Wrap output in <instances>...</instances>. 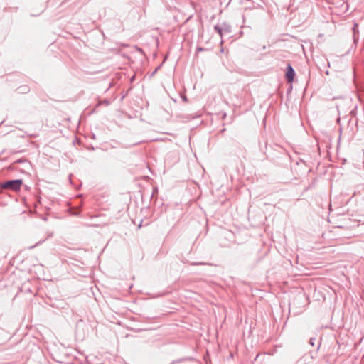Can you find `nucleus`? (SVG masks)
<instances>
[{
  "label": "nucleus",
  "mask_w": 364,
  "mask_h": 364,
  "mask_svg": "<svg viewBox=\"0 0 364 364\" xmlns=\"http://www.w3.org/2000/svg\"><path fill=\"white\" fill-rule=\"evenodd\" d=\"M23 181L21 179L9 180L1 183L0 188L1 190L18 191L21 189Z\"/></svg>",
  "instance_id": "f257e3e1"
},
{
  "label": "nucleus",
  "mask_w": 364,
  "mask_h": 364,
  "mask_svg": "<svg viewBox=\"0 0 364 364\" xmlns=\"http://www.w3.org/2000/svg\"><path fill=\"white\" fill-rule=\"evenodd\" d=\"M294 75H295V72H294V68H292V66L290 64H288L287 67L286 75H285L287 81L290 83L294 81Z\"/></svg>",
  "instance_id": "f03ea898"
},
{
  "label": "nucleus",
  "mask_w": 364,
  "mask_h": 364,
  "mask_svg": "<svg viewBox=\"0 0 364 364\" xmlns=\"http://www.w3.org/2000/svg\"><path fill=\"white\" fill-rule=\"evenodd\" d=\"M231 33V26L227 23H223L221 24V33L222 36H223V33H228L230 34Z\"/></svg>",
  "instance_id": "7ed1b4c3"
},
{
  "label": "nucleus",
  "mask_w": 364,
  "mask_h": 364,
  "mask_svg": "<svg viewBox=\"0 0 364 364\" xmlns=\"http://www.w3.org/2000/svg\"><path fill=\"white\" fill-rule=\"evenodd\" d=\"M214 29L215 31L220 36V37L222 38V33H221V24L219 25H216L214 26Z\"/></svg>",
  "instance_id": "20e7f679"
},
{
  "label": "nucleus",
  "mask_w": 364,
  "mask_h": 364,
  "mask_svg": "<svg viewBox=\"0 0 364 364\" xmlns=\"http://www.w3.org/2000/svg\"><path fill=\"white\" fill-rule=\"evenodd\" d=\"M43 241H39L37 243H36L34 245H32L31 247H28V249H33L35 247L38 246L39 244H41Z\"/></svg>",
  "instance_id": "39448f33"
},
{
  "label": "nucleus",
  "mask_w": 364,
  "mask_h": 364,
  "mask_svg": "<svg viewBox=\"0 0 364 364\" xmlns=\"http://www.w3.org/2000/svg\"><path fill=\"white\" fill-rule=\"evenodd\" d=\"M203 50H205V48H202V47H198V48H196V51H197V52H202V51H203Z\"/></svg>",
  "instance_id": "423d86ee"
},
{
  "label": "nucleus",
  "mask_w": 364,
  "mask_h": 364,
  "mask_svg": "<svg viewBox=\"0 0 364 364\" xmlns=\"http://www.w3.org/2000/svg\"><path fill=\"white\" fill-rule=\"evenodd\" d=\"M314 341H315V338H310V341H309V343L311 345V346H314Z\"/></svg>",
  "instance_id": "0eeeda50"
},
{
  "label": "nucleus",
  "mask_w": 364,
  "mask_h": 364,
  "mask_svg": "<svg viewBox=\"0 0 364 364\" xmlns=\"http://www.w3.org/2000/svg\"><path fill=\"white\" fill-rule=\"evenodd\" d=\"M357 26V24H355L354 25V27H353V31H354V33L355 32V27Z\"/></svg>",
  "instance_id": "6e6552de"
},
{
  "label": "nucleus",
  "mask_w": 364,
  "mask_h": 364,
  "mask_svg": "<svg viewBox=\"0 0 364 364\" xmlns=\"http://www.w3.org/2000/svg\"><path fill=\"white\" fill-rule=\"evenodd\" d=\"M27 90V87H23V91H26Z\"/></svg>",
  "instance_id": "1a4fd4ad"
},
{
  "label": "nucleus",
  "mask_w": 364,
  "mask_h": 364,
  "mask_svg": "<svg viewBox=\"0 0 364 364\" xmlns=\"http://www.w3.org/2000/svg\"><path fill=\"white\" fill-rule=\"evenodd\" d=\"M203 263L202 262H199V263H196V264H203Z\"/></svg>",
  "instance_id": "9d476101"
}]
</instances>
